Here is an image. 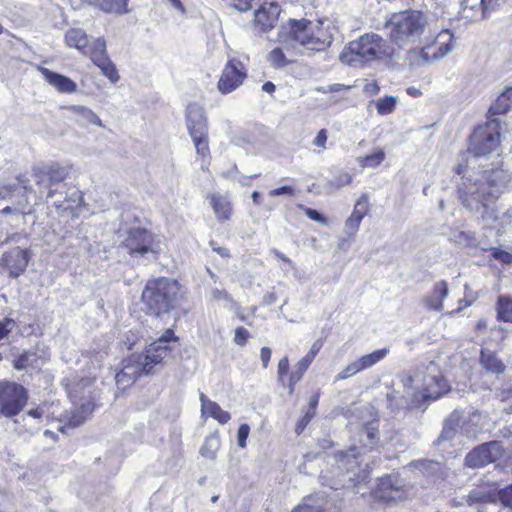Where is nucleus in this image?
<instances>
[{"mask_svg": "<svg viewBox=\"0 0 512 512\" xmlns=\"http://www.w3.org/2000/svg\"><path fill=\"white\" fill-rule=\"evenodd\" d=\"M220 447V439L216 435H210L205 439L204 444L200 449V453L207 459H215L216 452Z\"/></svg>", "mask_w": 512, "mask_h": 512, "instance_id": "obj_42", "label": "nucleus"}, {"mask_svg": "<svg viewBox=\"0 0 512 512\" xmlns=\"http://www.w3.org/2000/svg\"><path fill=\"white\" fill-rule=\"evenodd\" d=\"M250 334L244 327H237L235 329L234 342L239 346H244L247 343Z\"/></svg>", "mask_w": 512, "mask_h": 512, "instance_id": "obj_54", "label": "nucleus"}, {"mask_svg": "<svg viewBox=\"0 0 512 512\" xmlns=\"http://www.w3.org/2000/svg\"><path fill=\"white\" fill-rule=\"evenodd\" d=\"M186 127L190 136L208 132V121L203 107L196 103L187 106Z\"/></svg>", "mask_w": 512, "mask_h": 512, "instance_id": "obj_17", "label": "nucleus"}, {"mask_svg": "<svg viewBox=\"0 0 512 512\" xmlns=\"http://www.w3.org/2000/svg\"><path fill=\"white\" fill-rule=\"evenodd\" d=\"M206 414L217 420L220 424H226L231 419L230 414L223 410L218 403L208 404Z\"/></svg>", "mask_w": 512, "mask_h": 512, "instance_id": "obj_45", "label": "nucleus"}, {"mask_svg": "<svg viewBox=\"0 0 512 512\" xmlns=\"http://www.w3.org/2000/svg\"><path fill=\"white\" fill-rule=\"evenodd\" d=\"M398 98L396 96H385L376 101L375 106L377 113L381 116L391 114L396 107Z\"/></svg>", "mask_w": 512, "mask_h": 512, "instance_id": "obj_43", "label": "nucleus"}, {"mask_svg": "<svg viewBox=\"0 0 512 512\" xmlns=\"http://www.w3.org/2000/svg\"><path fill=\"white\" fill-rule=\"evenodd\" d=\"M211 297L215 301H222L226 308L235 309L237 307V303L234 301L231 295L225 290L214 288L211 291Z\"/></svg>", "mask_w": 512, "mask_h": 512, "instance_id": "obj_47", "label": "nucleus"}, {"mask_svg": "<svg viewBox=\"0 0 512 512\" xmlns=\"http://www.w3.org/2000/svg\"><path fill=\"white\" fill-rule=\"evenodd\" d=\"M249 432H250V427L248 424L240 425V427L238 428V432H237V440H238L239 447H241V448L246 447V440L248 438Z\"/></svg>", "mask_w": 512, "mask_h": 512, "instance_id": "obj_56", "label": "nucleus"}, {"mask_svg": "<svg viewBox=\"0 0 512 512\" xmlns=\"http://www.w3.org/2000/svg\"><path fill=\"white\" fill-rule=\"evenodd\" d=\"M368 206V197L364 194L356 202L354 209L349 217L361 222L368 212Z\"/></svg>", "mask_w": 512, "mask_h": 512, "instance_id": "obj_46", "label": "nucleus"}, {"mask_svg": "<svg viewBox=\"0 0 512 512\" xmlns=\"http://www.w3.org/2000/svg\"><path fill=\"white\" fill-rule=\"evenodd\" d=\"M410 490L403 479L397 474H391L379 478L375 497L385 502L404 500Z\"/></svg>", "mask_w": 512, "mask_h": 512, "instance_id": "obj_12", "label": "nucleus"}, {"mask_svg": "<svg viewBox=\"0 0 512 512\" xmlns=\"http://www.w3.org/2000/svg\"><path fill=\"white\" fill-rule=\"evenodd\" d=\"M93 406L90 402L83 403L80 407L73 409L67 416V424L59 430L65 433L67 428H75L85 422L87 417L92 413Z\"/></svg>", "mask_w": 512, "mask_h": 512, "instance_id": "obj_30", "label": "nucleus"}, {"mask_svg": "<svg viewBox=\"0 0 512 512\" xmlns=\"http://www.w3.org/2000/svg\"><path fill=\"white\" fill-rule=\"evenodd\" d=\"M280 8L275 3H264L255 11V24L263 31L273 28L278 20Z\"/></svg>", "mask_w": 512, "mask_h": 512, "instance_id": "obj_22", "label": "nucleus"}, {"mask_svg": "<svg viewBox=\"0 0 512 512\" xmlns=\"http://www.w3.org/2000/svg\"><path fill=\"white\" fill-rule=\"evenodd\" d=\"M180 297L179 283L176 280L160 277L147 281L141 300L148 313L160 316L173 309Z\"/></svg>", "mask_w": 512, "mask_h": 512, "instance_id": "obj_7", "label": "nucleus"}, {"mask_svg": "<svg viewBox=\"0 0 512 512\" xmlns=\"http://www.w3.org/2000/svg\"><path fill=\"white\" fill-rule=\"evenodd\" d=\"M453 35L450 31L445 30L438 34L436 38L437 50L433 52L432 56L429 54L431 48H423L420 51V57L423 63L429 62L431 59H440L450 53L454 46L452 44Z\"/></svg>", "mask_w": 512, "mask_h": 512, "instance_id": "obj_21", "label": "nucleus"}, {"mask_svg": "<svg viewBox=\"0 0 512 512\" xmlns=\"http://www.w3.org/2000/svg\"><path fill=\"white\" fill-rule=\"evenodd\" d=\"M326 496L319 492L302 499V502L291 512H325Z\"/></svg>", "mask_w": 512, "mask_h": 512, "instance_id": "obj_29", "label": "nucleus"}, {"mask_svg": "<svg viewBox=\"0 0 512 512\" xmlns=\"http://www.w3.org/2000/svg\"><path fill=\"white\" fill-rule=\"evenodd\" d=\"M352 181V177L348 173H340L335 176L333 180L329 182L332 187L341 188L343 186L349 185Z\"/></svg>", "mask_w": 512, "mask_h": 512, "instance_id": "obj_52", "label": "nucleus"}, {"mask_svg": "<svg viewBox=\"0 0 512 512\" xmlns=\"http://www.w3.org/2000/svg\"><path fill=\"white\" fill-rule=\"evenodd\" d=\"M497 396L501 402L506 403L504 410L508 414L512 413V386L503 387Z\"/></svg>", "mask_w": 512, "mask_h": 512, "instance_id": "obj_50", "label": "nucleus"}, {"mask_svg": "<svg viewBox=\"0 0 512 512\" xmlns=\"http://www.w3.org/2000/svg\"><path fill=\"white\" fill-rule=\"evenodd\" d=\"M65 42L69 47H74L82 53L89 44L86 32L80 28H73L68 30L65 34Z\"/></svg>", "mask_w": 512, "mask_h": 512, "instance_id": "obj_38", "label": "nucleus"}, {"mask_svg": "<svg viewBox=\"0 0 512 512\" xmlns=\"http://www.w3.org/2000/svg\"><path fill=\"white\" fill-rule=\"evenodd\" d=\"M385 158V154L383 151H378L371 155H367L365 157L358 158V162L361 167H377Z\"/></svg>", "mask_w": 512, "mask_h": 512, "instance_id": "obj_49", "label": "nucleus"}, {"mask_svg": "<svg viewBox=\"0 0 512 512\" xmlns=\"http://www.w3.org/2000/svg\"><path fill=\"white\" fill-rule=\"evenodd\" d=\"M65 110H67L73 119L80 125V126H87L89 124L96 125L98 127H104V124L102 123L101 119L98 117V115L91 110L90 108L82 105H69L64 107Z\"/></svg>", "mask_w": 512, "mask_h": 512, "instance_id": "obj_25", "label": "nucleus"}, {"mask_svg": "<svg viewBox=\"0 0 512 512\" xmlns=\"http://www.w3.org/2000/svg\"><path fill=\"white\" fill-rule=\"evenodd\" d=\"M406 397H412L411 403L419 399H437L447 390V384L438 366L430 362L425 369H417L403 379Z\"/></svg>", "mask_w": 512, "mask_h": 512, "instance_id": "obj_6", "label": "nucleus"}, {"mask_svg": "<svg viewBox=\"0 0 512 512\" xmlns=\"http://www.w3.org/2000/svg\"><path fill=\"white\" fill-rule=\"evenodd\" d=\"M305 215L310 219L318 223H326V220L322 214L312 208H304Z\"/></svg>", "mask_w": 512, "mask_h": 512, "instance_id": "obj_58", "label": "nucleus"}, {"mask_svg": "<svg viewBox=\"0 0 512 512\" xmlns=\"http://www.w3.org/2000/svg\"><path fill=\"white\" fill-rule=\"evenodd\" d=\"M21 189L25 192H30L32 187L29 184V179L24 176H19L15 181L10 183L0 184V197L3 199L12 198L20 194Z\"/></svg>", "mask_w": 512, "mask_h": 512, "instance_id": "obj_33", "label": "nucleus"}, {"mask_svg": "<svg viewBox=\"0 0 512 512\" xmlns=\"http://www.w3.org/2000/svg\"><path fill=\"white\" fill-rule=\"evenodd\" d=\"M152 244L151 234L144 228H133L124 240L125 247L131 255H144L150 251Z\"/></svg>", "mask_w": 512, "mask_h": 512, "instance_id": "obj_16", "label": "nucleus"}, {"mask_svg": "<svg viewBox=\"0 0 512 512\" xmlns=\"http://www.w3.org/2000/svg\"><path fill=\"white\" fill-rule=\"evenodd\" d=\"M190 137L192 138L198 154L202 155L203 157L209 155L208 132L203 133V135L197 134Z\"/></svg>", "mask_w": 512, "mask_h": 512, "instance_id": "obj_48", "label": "nucleus"}, {"mask_svg": "<svg viewBox=\"0 0 512 512\" xmlns=\"http://www.w3.org/2000/svg\"><path fill=\"white\" fill-rule=\"evenodd\" d=\"M84 55L89 56L91 61L97 65L99 61L108 59L106 42L104 38L99 37L95 39L91 44H88L87 48L84 49Z\"/></svg>", "mask_w": 512, "mask_h": 512, "instance_id": "obj_37", "label": "nucleus"}, {"mask_svg": "<svg viewBox=\"0 0 512 512\" xmlns=\"http://www.w3.org/2000/svg\"><path fill=\"white\" fill-rule=\"evenodd\" d=\"M495 497L496 495L477 490L471 491L469 495L470 500L482 503L493 502ZM497 497L505 507L512 510V484L500 489L497 493Z\"/></svg>", "mask_w": 512, "mask_h": 512, "instance_id": "obj_27", "label": "nucleus"}, {"mask_svg": "<svg viewBox=\"0 0 512 512\" xmlns=\"http://www.w3.org/2000/svg\"><path fill=\"white\" fill-rule=\"evenodd\" d=\"M502 454L498 441H490L474 448L465 457V464L470 468L483 467L496 461Z\"/></svg>", "mask_w": 512, "mask_h": 512, "instance_id": "obj_14", "label": "nucleus"}, {"mask_svg": "<svg viewBox=\"0 0 512 512\" xmlns=\"http://www.w3.org/2000/svg\"><path fill=\"white\" fill-rule=\"evenodd\" d=\"M333 30L334 27L324 21L290 19L279 35L282 47L274 48L268 54V61L273 67L282 68L292 62L286 58L283 50L291 52L294 56L325 51L332 43Z\"/></svg>", "mask_w": 512, "mask_h": 512, "instance_id": "obj_2", "label": "nucleus"}, {"mask_svg": "<svg viewBox=\"0 0 512 512\" xmlns=\"http://www.w3.org/2000/svg\"><path fill=\"white\" fill-rule=\"evenodd\" d=\"M449 240L459 246L469 249H476L479 245L475 233L471 231L451 229L449 233Z\"/></svg>", "mask_w": 512, "mask_h": 512, "instance_id": "obj_35", "label": "nucleus"}, {"mask_svg": "<svg viewBox=\"0 0 512 512\" xmlns=\"http://www.w3.org/2000/svg\"><path fill=\"white\" fill-rule=\"evenodd\" d=\"M396 49L386 39L374 32L365 33L345 46L339 59L343 64L354 68L380 60L393 59Z\"/></svg>", "mask_w": 512, "mask_h": 512, "instance_id": "obj_4", "label": "nucleus"}, {"mask_svg": "<svg viewBox=\"0 0 512 512\" xmlns=\"http://www.w3.org/2000/svg\"><path fill=\"white\" fill-rule=\"evenodd\" d=\"M312 362L307 359L305 356L298 361V363L295 366V369L292 371L290 377H289V392L292 393L294 390L295 384L301 380L304 373L309 368L310 364Z\"/></svg>", "mask_w": 512, "mask_h": 512, "instance_id": "obj_41", "label": "nucleus"}, {"mask_svg": "<svg viewBox=\"0 0 512 512\" xmlns=\"http://www.w3.org/2000/svg\"><path fill=\"white\" fill-rule=\"evenodd\" d=\"M480 363L485 370L492 373L502 374L505 371L504 363L488 349L481 350Z\"/></svg>", "mask_w": 512, "mask_h": 512, "instance_id": "obj_36", "label": "nucleus"}, {"mask_svg": "<svg viewBox=\"0 0 512 512\" xmlns=\"http://www.w3.org/2000/svg\"><path fill=\"white\" fill-rule=\"evenodd\" d=\"M497 319L499 321L512 323V298L501 295L496 303Z\"/></svg>", "mask_w": 512, "mask_h": 512, "instance_id": "obj_40", "label": "nucleus"}, {"mask_svg": "<svg viewBox=\"0 0 512 512\" xmlns=\"http://www.w3.org/2000/svg\"><path fill=\"white\" fill-rule=\"evenodd\" d=\"M207 200L209 201V204L219 222L230 219L232 214V205L227 195L214 192L207 195Z\"/></svg>", "mask_w": 512, "mask_h": 512, "instance_id": "obj_24", "label": "nucleus"}, {"mask_svg": "<svg viewBox=\"0 0 512 512\" xmlns=\"http://www.w3.org/2000/svg\"><path fill=\"white\" fill-rule=\"evenodd\" d=\"M322 345H323V343H322V341H321V340H316V341L312 344V346H311V348H310L309 352L305 355V357H306L307 359H309V360L312 362V361H313V359L315 358V356L318 354V352H319V351H320V349L322 348Z\"/></svg>", "mask_w": 512, "mask_h": 512, "instance_id": "obj_63", "label": "nucleus"}, {"mask_svg": "<svg viewBox=\"0 0 512 512\" xmlns=\"http://www.w3.org/2000/svg\"><path fill=\"white\" fill-rule=\"evenodd\" d=\"M107 14L125 15L131 12L129 0H82Z\"/></svg>", "mask_w": 512, "mask_h": 512, "instance_id": "obj_26", "label": "nucleus"}, {"mask_svg": "<svg viewBox=\"0 0 512 512\" xmlns=\"http://www.w3.org/2000/svg\"><path fill=\"white\" fill-rule=\"evenodd\" d=\"M96 66L99 67L103 75L107 77L111 83L115 84L119 81L120 76L118 74V70L110 58L102 61L100 60Z\"/></svg>", "mask_w": 512, "mask_h": 512, "instance_id": "obj_44", "label": "nucleus"}, {"mask_svg": "<svg viewBox=\"0 0 512 512\" xmlns=\"http://www.w3.org/2000/svg\"><path fill=\"white\" fill-rule=\"evenodd\" d=\"M500 0H481L486 16L499 6Z\"/></svg>", "mask_w": 512, "mask_h": 512, "instance_id": "obj_64", "label": "nucleus"}, {"mask_svg": "<svg viewBox=\"0 0 512 512\" xmlns=\"http://www.w3.org/2000/svg\"><path fill=\"white\" fill-rule=\"evenodd\" d=\"M294 193V188L291 186H282L276 189H273L269 192V196L276 197L280 195H292Z\"/></svg>", "mask_w": 512, "mask_h": 512, "instance_id": "obj_62", "label": "nucleus"}, {"mask_svg": "<svg viewBox=\"0 0 512 512\" xmlns=\"http://www.w3.org/2000/svg\"><path fill=\"white\" fill-rule=\"evenodd\" d=\"M326 142H327V131L326 129H321L317 136L313 140V144L317 147H321L323 149L326 148Z\"/></svg>", "mask_w": 512, "mask_h": 512, "instance_id": "obj_61", "label": "nucleus"}, {"mask_svg": "<svg viewBox=\"0 0 512 512\" xmlns=\"http://www.w3.org/2000/svg\"><path fill=\"white\" fill-rule=\"evenodd\" d=\"M314 412H310V411H307L305 413V415L303 416V418H301L297 425H296V432L299 434L301 433L305 427L307 426V424L311 421V419L314 417Z\"/></svg>", "mask_w": 512, "mask_h": 512, "instance_id": "obj_60", "label": "nucleus"}, {"mask_svg": "<svg viewBox=\"0 0 512 512\" xmlns=\"http://www.w3.org/2000/svg\"><path fill=\"white\" fill-rule=\"evenodd\" d=\"M29 261L28 250L16 247L6 253L0 259L1 272H7L10 277L17 278L21 275Z\"/></svg>", "mask_w": 512, "mask_h": 512, "instance_id": "obj_15", "label": "nucleus"}, {"mask_svg": "<svg viewBox=\"0 0 512 512\" xmlns=\"http://www.w3.org/2000/svg\"><path fill=\"white\" fill-rule=\"evenodd\" d=\"M491 250V255L494 259L500 261L501 263L503 264H511L512 263V254L505 251V250H502V249H499V248H490Z\"/></svg>", "mask_w": 512, "mask_h": 512, "instance_id": "obj_51", "label": "nucleus"}, {"mask_svg": "<svg viewBox=\"0 0 512 512\" xmlns=\"http://www.w3.org/2000/svg\"><path fill=\"white\" fill-rule=\"evenodd\" d=\"M177 338L171 329H168L160 338L151 343L145 354L132 355L123 361L122 375H128L133 382L143 374H150L152 368L159 364L168 352V343Z\"/></svg>", "mask_w": 512, "mask_h": 512, "instance_id": "obj_8", "label": "nucleus"}, {"mask_svg": "<svg viewBox=\"0 0 512 512\" xmlns=\"http://www.w3.org/2000/svg\"><path fill=\"white\" fill-rule=\"evenodd\" d=\"M28 400L26 389L15 382H0V415L11 418L18 415Z\"/></svg>", "mask_w": 512, "mask_h": 512, "instance_id": "obj_10", "label": "nucleus"}, {"mask_svg": "<svg viewBox=\"0 0 512 512\" xmlns=\"http://www.w3.org/2000/svg\"><path fill=\"white\" fill-rule=\"evenodd\" d=\"M43 361L36 352L25 351L14 361V368L16 370L38 369Z\"/></svg>", "mask_w": 512, "mask_h": 512, "instance_id": "obj_39", "label": "nucleus"}, {"mask_svg": "<svg viewBox=\"0 0 512 512\" xmlns=\"http://www.w3.org/2000/svg\"><path fill=\"white\" fill-rule=\"evenodd\" d=\"M428 26L426 15L419 10L407 9L391 13L383 24L388 43L397 50L412 48L420 43Z\"/></svg>", "mask_w": 512, "mask_h": 512, "instance_id": "obj_3", "label": "nucleus"}, {"mask_svg": "<svg viewBox=\"0 0 512 512\" xmlns=\"http://www.w3.org/2000/svg\"><path fill=\"white\" fill-rule=\"evenodd\" d=\"M15 326V321L11 318H4L0 321V340L4 339Z\"/></svg>", "mask_w": 512, "mask_h": 512, "instance_id": "obj_55", "label": "nucleus"}, {"mask_svg": "<svg viewBox=\"0 0 512 512\" xmlns=\"http://www.w3.org/2000/svg\"><path fill=\"white\" fill-rule=\"evenodd\" d=\"M457 174H463L458 184V195L463 206L471 211H482V219L489 224L499 220L496 211L490 207L507 190L510 174L499 166L482 171H468L459 164Z\"/></svg>", "mask_w": 512, "mask_h": 512, "instance_id": "obj_1", "label": "nucleus"}, {"mask_svg": "<svg viewBox=\"0 0 512 512\" xmlns=\"http://www.w3.org/2000/svg\"><path fill=\"white\" fill-rule=\"evenodd\" d=\"M289 370V360L288 357H283L280 359L278 363V379L283 382V377L288 373Z\"/></svg>", "mask_w": 512, "mask_h": 512, "instance_id": "obj_59", "label": "nucleus"}, {"mask_svg": "<svg viewBox=\"0 0 512 512\" xmlns=\"http://www.w3.org/2000/svg\"><path fill=\"white\" fill-rule=\"evenodd\" d=\"M487 415L475 410L467 416L462 417L461 433L469 439H476L478 434L484 430Z\"/></svg>", "mask_w": 512, "mask_h": 512, "instance_id": "obj_23", "label": "nucleus"}, {"mask_svg": "<svg viewBox=\"0 0 512 512\" xmlns=\"http://www.w3.org/2000/svg\"><path fill=\"white\" fill-rule=\"evenodd\" d=\"M115 380L120 389H125L133 383V380L129 379L128 375H122V370L115 375Z\"/></svg>", "mask_w": 512, "mask_h": 512, "instance_id": "obj_57", "label": "nucleus"}, {"mask_svg": "<svg viewBox=\"0 0 512 512\" xmlns=\"http://www.w3.org/2000/svg\"><path fill=\"white\" fill-rule=\"evenodd\" d=\"M45 81L55 88L59 93L72 94L77 91V84L69 77L53 72L48 68L37 66Z\"/></svg>", "mask_w": 512, "mask_h": 512, "instance_id": "obj_19", "label": "nucleus"}, {"mask_svg": "<svg viewBox=\"0 0 512 512\" xmlns=\"http://www.w3.org/2000/svg\"><path fill=\"white\" fill-rule=\"evenodd\" d=\"M247 77L243 63L238 59H231L225 65L217 87L222 94H229L236 90Z\"/></svg>", "mask_w": 512, "mask_h": 512, "instance_id": "obj_13", "label": "nucleus"}, {"mask_svg": "<svg viewBox=\"0 0 512 512\" xmlns=\"http://www.w3.org/2000/svg\"><path fill=\"white\" fill-rule=\"evenodd\" d=\"M462 411L454 410L444 421L441 434L437 443L454 439L459 429L461 430Z\"/></svg>", "mask_w": 512, "mask_h": 512, "instance_id": "obj_28", "label": "nucleus"}, {"mask_svg": "<svg viewBox=\"0 0 512 512\" xmlns=\"http://www.w3.org/2000/svg\"><path fill=\"white\" fill-rule=\"evenodd\" d=\"M358 454L356 447H351L349 451H338L333 455H328L327 463L333 467V470L320 475L322 485L328 486L333 490H339L348 487L347 482H353L351 473L358 467Z\"/></svg>", "mask_w": 512, "mask_h": 512, "instance_id": "obj_9", "label": "nucleus"}, {"mask_svg": "<svg viewBox=\"0 0 512 512\" xmlns=\"http://www.w3.org/2000/svg\"><path fill=\"white\" fill-rule=\"evenodd\" d=\"M389 353L388 348H382L373 351L370 354L364 355L356 361L350 363L355 374L358 372L368 369L374 366L376 363L381 361Z\"/></svg>", "mask_w": 512, "mask_h": 512, "instance_id": "obj_31", "label": "nucleus"}, {"mask_svg": "<svg viewBox=\"0 0 512 512\" xmlns=\"http://www.w3.org/2000/svg\"><path fill=\"white\" fill-rule=\"evenodd\" d=\"M500 142V133L490 124L480 126L474 130L470 137L469 153L474 157L486 156L497 148Z\"/></svg>", "mask_w": 512, "mask_h": 512, "instance_id": "obj_11", "label": "nucleus"}, {"mask_svg": "<svg viewBox=\"0 0 512 512\" xmlns=\"http://www.w3.org/2000/svg\"><path fill=\"white\" fill-rule=\"evenodd\" d=\"M449 295L448 283L444 280L434 284L433 289L423 299L421 303L428 311L441 312L444 308L443 301Z\"/></svg>", "mask_w": 512, "mask_h": 512, "instance_id": "obj_20", "label": "nucleus"}, {"mask_svg": "<svg viewBox=\"0 0 512 512\" xmlns=\"http://www.w3.org/2000/svg\"><path fill=\"white\" fill-rule=\"evenodd\" d=\"M360 223L361 222L350 217H348V219L345 221L344 231L349 238L354 237L356 235V233L359 230Z\"/></svg>", "mask_w": 512, "mask_h": 512, "instance_id": "obj_53", "label": "nucleus"}, {"mask_svg": "<svg viewBox=\"0 0 512 512\" xmlns=\"http://www.w3.org/2000/svg\"><path fill=\"white\" fill-rule=\"evenodd\" d=\"M71 169L70 165L59 162L42 163L32 168V177L40 193L47 192V199H52L56 195H64V201H71L75 204L81 200L82 196L78 189L65 182L70 176Z\"/></svg>", "mask_w": 512, "mask_h": 512, "instance_id": "obj_5", "label": "nucleus"}, {"mask_svg": "<svg viewBox=\"0 0 512 512\" xmlns=\"http://www.w3.org/2000/svg\"><path fill=\"white\" fill-rule=\"evenodd\" d=\"M460 15L461 18L468 21H477L487 17L481 0H463Z\"/></svg>", "mask_w": 512, "mask_h": 512, "instance_id": "obj_32", "label": "nucleus"}, {"mask_svg": "<svg viewBox=\"0 0 512 512\" xmlns=\"http://www.w3.org/2000/svg\"><path fill=\"white\" fill-rule=\"evenodd\" d=\"M363 412L371 419L365 421L360 434V441L368 450L373 449L379 441L378 418L372 406L363 407Z\"/></svg>", "mask_w": 512, "mask_h": 512, "instance_id": "obj_18", "label": "nucleus"}, {"mask_svg": "<svg viewBox=\"0 0 512 512\" xmlns=\"http://www.w3.org/2000/svg\"><path fill=\"white\" fill-rule=\"evenodd\" d=\"M510 109H512V87L507 88L505 91H503L493 105L489 108L488 114L489 119L492 122H495L496 120L492 117L504 114L508 112Z\"/></svg>", "mask_w": 512, "mask_h": 512, "instance_id": "obj_34", "label": "nucleus"}]
</instances>
